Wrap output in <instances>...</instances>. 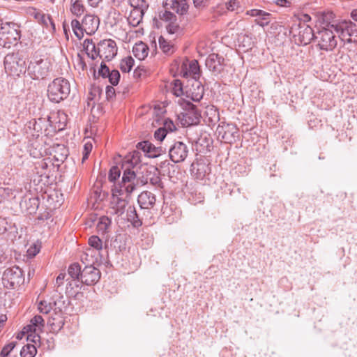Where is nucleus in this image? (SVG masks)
I'll use <instances>...</instances> for the list:
<instances>
[{
	"mask_svg": "<svg viewBox=\"0 0 357 357\" xmlns=\"http://www.w3.org/2000/svg\"><path fill=\"white\" fill-rule=\"evenodd\" d=\"M3 65L8 75L19 77L26 72V57L20 52L8 53L4 57Z\"/></svg>",
	"mask_w": 357,
	"mask_h": 357,
	"instance_id": "nucleus-1",
	"label": "nucleus"
},
{
	"mask_svg": "<svg viewBox=\"0 0 357 357\" xmlns=\"http://www.w3.org/2000/svg\"><path fill=\"white\" fill-rule=\"evenodd\" d=\"M149 50L148 46L143 42L136 43L132 48L134 56L139 60H143L148 56Z\"/></svg>",
	"mask_w": 357,
	"mask_h": 357,
	"instance_id": "nucleus-30",
	"label": "nucleus"
},
{
	"mask_svg": "<svg viewBox=\"0 0 357 357\" xmlns=\"http://www.w3.org/2000/svg\"><path fill=\"white\" fill-rule=\"evenodd\" d=\"M112 220L107 216L103 215L99 218L97 224L98 232L102 234L109 232V229L111 226Z\"/></svg>",
	"mask_w": 357,
	"mask_h": 357,
	"instance_id": "nucleus-36",
	"label": "nucleus"
},
{
	"mask_svg": "<svg viewBox=\"0 0 357 357\" xmlns=\"http://www.w3.org/2000/svg\"><path fill=\"white\" fill-rule=\"evenodd\" d=\"M225 59L217 54H210L206 60V66L212 72L219 74L224 67Z\"/></svg>",
	"mask_w": 357,
	"mask_h": 357,
	"instance_id": "nucleus-20",
	"label": "nucleus"
},
{
	"mask_svg": "<svg viewBox=\"0 0 357 357\" xmlns=\"http://www.w3.org/2000/svg\"><path fill=\"white\" fill-rule=\"evenodd\" d=\"M317 20L321 24L325 25L324 28L335 29L336 25L335 15L331 10L319 11L316 14Z\"/></svg>",
	"mask_w": 357,
	"mask_h": 357,
	"instance_id": "nucleus-22",
	"label": "nucleus"
},
{
	"mask_svg": "<svg viewBox=\"0 0 357 357\" xmlns=\"http://www.w3.org/2000/svg\"><path fill=\"white\" fill-rule=\"evenodd\" d=\"M39 206V199L38 197H33L29 199L25 198L20 203V206L24 209L27 213L31 215L36 212Z\"/></svg>",
	"mask_w": 357,
	"mask_h": 357,
	"instance_id": "nucleus-27",
	"label": "nucleus"
},
{
	"mask_svg": "<svg viewBox=\"0 0 357 357\" xmlns=\"http://www.w3.org/2000/svg\"><path fill=\"white\" fill-rule=\"evenodd\" d=\"M132 165V162H130L129 160H126L123 164L122 168L123 169V174L121 181L119 183V187L112 189L114 195H116V193H119V195H122L124 192L130 195L135 190L138 181L135 172L130 169Z\"/></svg>",
	"mask_w": 357,
	"mask_h": 357,
	"instance_id": "nucleus-3",
	"label": "nucleus"
},
{
	"mask_svg": "<svg viewBox=\"0 0 357 357\" xmlns=\"http://www.w3.org/2000/svg\"><path fill=\"white\" fill-rule=\"evenodd\" d=\"M107 77L109 78V82L113 86H116L119 82L121 75L119 70H113L111 71L109 75Z\"/></svg>",
	"mask_w": 357,
	"mask_h": 357,
	"instance_id": "nucleus-47",
	"label": "nucleus"
},
{
	"mask_svg": "<svg viewBox=\"0 0 357 357\" xmlns=\"http://www.w3.org/2000/svg\"><path fill=\"white\" fill-rule=\"evenodd\" d=\"M136 147L142 150L146 156L149 158H157L166 152L162 146H155L149 141H142L137 143Z\"/></svg>",
	"mask_w": 357,
	"mask_h": 357,
	"instance_id": "nucleus-17",
	"label": "nucleus"
},
{
	"mask_svg": "<svg viewBox=\"0 0 357 357\" xmlns=\"http://www.w3.org/2000/svg\"><path fill=\"white\" fill-rule=\"evenodd\" d=\"M100 276L99 269L93 266H85L81 274V283L88 286L94 285L99 281Z\"/></svg>",
	"mask_w": 357,
	"mask_h": 357,
	"instance_id": "nucleus-15",
	"label": "nucleus"
},
{
	"mask_svg": "<svg viewBox=\"0 0 357 357\" xmlns=\"http://www.w3.org/2000/svg\"><path fill=\"white\" fill-rule=\"evenodd\" d=\"M77 65L82 68V70H84L86 67V63L79 54L77 55Z\"/></svg>",
	"mask_w": 357,
	"mask_h": 357,
	"instance_id": "nucleus-62",
	"label": "nucleus"
},
{
	"mask_svg": "<svg viewBox=\"0 0 357 357\" xmlns=\"http://www.w3.org/2000/svg\"><path fill=\"white\" fill-rule=\"evenodd\" d=\"M98 55L107 61H111L117 54V46L112 39L100 40L97 44Z\"/></svg>",
	"mask_w": 357,
	"mask_h": 357,
	"instance_id": "nucleus-13",
	"label": "nucleus"
},
{
	"mask_svg": "<svg viewBox=\"0 0 357 357\" xmlns=\"http://www.w3.org/2000/svg\"><path fill=\"white\" fill-rule=\"evenodd\" d=\"M50 162L51 161L50 158H44L37 161L35 163V169L36 170V173L40 176L47 175L48 165Z\"/></svg>",
	"mask_w": 357,
	"mask_h": 357,
	"instance_id": "nucleus-38",
	"label": "nucleus"
},
{
	"mask_svg": "<svg viewBox=\"0 0 357 357\" xmlns=\"http://www.w3.org/2000/svg\"><path fill=\"white\" fill-rule=\"evenodd\" d=\"M21 38L20 25L12 22H1L0 26V45L10 48L16 45Z\"/></svg>",
	"mask_w": 357,
	"mask_h": 357,
	"instance_id": "nucleus-4",
	"label": "nucleus"
},
{
	"mask_svg": "<svg viewBox=\"0 0 357 357\" xmlns=\"http://www.w3.org/2000/svg\"><path fill=\"white\" fill-rule=\"evenodd\" d=\"M99 17L95 15L86 14L82 19V27L87 35H92L98 30Z\"/></svg>",
	"mask_w": 357,
	"mask_h": 357,
	"instance_id": "nucleus-19",
	"label": "nucleus"
},
{
	"mask_svg": "<svg viewBox=\"0 0 357 357\" xmlns=\"http://www.w3.org/2000/svg\"><path fill=\"white\" fill-rule=\"evenodd\" d=\"M158 43L161 50L166 54H172L176 50L174 43L167 40L162 36L158 39Z\"/></svg>",
	"mask_w": 357,
	"mask_h": 357,
	"instance_id": "nucleus-32",
	"label": "nucleus"
},
{
	"mask_svg": "<svg viewBox=\"0 0 357 357\" xmlns=\"http://www.w3.org/2000/svg\"><path fill=\"white\" fill-rule=\"evenodd\" d=\"M89 245L96 249V250H101L102 249V240L98 236H91L88 241Z\"/></svg>",
	"mask_w": 357,
	"mask_h": 357,
	"instance_id": "nucleus-43",
	"label": "nucleus"
},
{
	"mask_svg": "<svg viewBox=\"0 0 357 357\" xmlns=\"http://www.w3.org/2000/svg\"><path fill=\"white\" fill-rule=\"evenodd\" d=\"M290 32L292 33L295 40L301 45L309 44L316 36L312 27L305 22H299L298 24H294L291 28Z\"/></svg>",
	"mask_w": 357,
	"mask_h": 357,
	"instance_id": "nucleus-8",
	"label": "nucleus"
},
{
	"mask_svg": "<svg viewBox=\"0 0 357 357\" xmlns=\"http://www.w3.org/2000/svg\"><path fill=\"white\" fill-rule=\"evenodd\" d=\"M166 30L169 34H175L181 33V29L180 26L177 24L176 21L169 22L166 25Z\"/></svg>",
	"mask_w": 357,
	"mask_h": 357,
	"instance_id": "nucleus-44",
	"label": "nucleus"
},
{
	"mask_svg": "<svg viewBox=\"0 0 357 357\" xmlns=\"http://www.w3.org/2000/svg\"><path fill=\"white\" fill-rule=\"evenodd\" d=\"M70 93V84L63 77H57L49 83L47 96L49 100L53 103H59L66 100Z\"/></svg>",
	"mask_w": 357,
	"mask_h": 357,
	"instance_id": "nucleus-2",
	"label": "nucleus"
},
{
	"mask_svg": "<svg viewBox=\"0 0 357 357\" xmlns=\"http://www.w3.org/2000/svg\"><path fill=\"white\" fill-rule=\"evenodd\" d=\"M15 345H16L15 342H11L8 343V344L5 345L1 351V354H0L1 356L2 357L8 356L9 355V354L15 348Z\"/></svg>",
	"mask_w": 357,
	"mask_h": 357,
	"instance_id": "nucleus-50",
	"label": "nucleus"
},
{
	"mask_svg": "<svg viewBox=\"0 0 357 357\" xmlns=\"http://www.w3.org/2000/svg\"><path fill=\"white\" fill-rule=\"evenodd\" d=\"M71 26L75 36L79 40L82 39L85 33L82 27V21L80 22L78 20L74 19L71 21Z\"/></svg>",
	"mask_w": 357,
	"mask_h": 357,
	"instance_id": "nucleus-40",
	"label": "nucleus"
},
{
	"mask_svg": "<svg viewBox=\"0 0 357 357\" xmlns=\"http://www.w3.org/2000/svg\"><path fill=\"white\" fill-rule=\"evenodd\" d=\"M36 352L37 350L34 345L27 344L22 348L20 351V356L21 357H34Z\"/></svg>",
	"mask_w": 357,
	"mask_h": 357,
	"instance_id": "nucleus-42",
	"label": "nucleus"
},
{
	"mask_svg": "<svg viewBox=\"0 0 357 357\" xmlns=\"http://www.w3.org/2000/svg\"><path fill=\"white\" fill-rule=\"evenodd\" d=\"M127 219L135 228H138L142 225V220L133 206H128L127 209Z\"/></svg>",
	"mask_w": 357,
	"mask_h": 357,
	"instance_id": "nucleus-29",
	"label": "nucleus"
},
{
	"mask_svg": "<svg viewBox=\"0 0 357 357\" xmlns=\"http://www.w3.org/2000/svg\"><path fill=\"white\" fill-rule=\"evenodd\" d=\"M188 154V148L185 144L181 142H176L169 150V156L174 163L185 160Z\"/></svg>",
	"mask_w": 357,
	"mask_h": 357,
	"instance_id": "nucleus-14",
	"label": "nucleus"
},
{
	"mask_svg": "<svg viewBox=\"0 0 357 357\" xmlns=\"http://www.w3.org/2000/svg\"><path fill=\"white\" fill-rule=\"evenodd\" d=\"M67 282L66 293L70 296L75 295L77 293V289L81 287L80 279L66 278Z\"/></svg>",
	"mask_w": 357,
	"mask_h": 357,
	"instance_id": "nucleus-33",
	"label": "nucleus"
},
{
	"mask_svg": "<svg viewBox=\"0 0 357 357\" xmlns=\"http://www.w3.org/2000/svg\"><path fill=\"white\" fill-rule=\"evenodd\" d=\"M184 109L182 113L183 123L185 126L197 125L199 123L201 118V112L197 109V106L190 101L183 100V102H180Z\"/></svg>",
	"mask_w": 357,
	"mask_h": 357,
	"instance_id": "nucleus-11",
	"label": "nucleus"
},
{
	"mask_svg": "<svg viewBox=\"0 0 357 357\" xmlns=\"http://www.w3.org/2000/svg\"><path fill=\"white\" fill-rule=\"evenodd\" d=\"M275 3L280 6H290V1L288 0H276Z\"/></svg>",
	"mask_w": 357,
	"mask_h": 357,
	"instance_id": "nucleus-63",
	"label": "nucleus"
},
{
	"mask_svg": "<svg viewBox=\"0 0 357 357\" xmlns=\"http://www.w3.org/2000/svg\"><path fill=\"white\" fill-rule=\"evenodd\" d=\"M181 74L183 77L190 75L195 79L198 91L196 93L192 92L190 98L195 102H199L203 98L204 89L201 86V84L197 82V79L200 77V68L198 61L197 60H192L188 65V68L185 63H183L181 66Z\"/></svg>",
	"mask_w": 357,
	"mask_h": 357,
	"instance_id": "nucleus-6",
	"label": "nucleus"
},
{
	"mask_svg": "<svg viewBox=\"0 0 357 357\" xmlns=\"http://www.w3.org/2000/svg\"><path fill=\"white\" fill-rule=\"evenodd\" d=\"M155 196L149 191L141 192L137 198V202L142 209H151L155 204Z\"/></svg>",
	"mask_w": 357,
	"mask_h": 357,
	"instance_id": "nucleus-23",
	"label": "nucleus"
},
{
	"mask_svg": "<svg viewBox=\"0 0 357 357\" xmlns=\"http://www.w3.org/2000/svg\"><path fill=\"white\" fill-rule=\"evenodd\" d=\"M23 271L18 266L6 268L2 277L3 286L7 289H15L24 282Z\"/></svg>",
	"mask_w": 357,
	"mask_h": 357,
	"instance_id": "nucleus-10",
	"label": "nucleus"
},
{
	"mask_svg": "<svg viewBox=\"0 0 357 357\" xmlns=\"http://www.w3.org/2000/svg\"><path fill=\"white\" fill-rule=\"evenodd\" d=\"M216 133L225 143L231 144L238 137V129L234 123L221 122L216 128Z\"/></svg>",
	"mask_w": 357,
	"mask_h": 357,
	"instance_id": "nucleus-12",
	"label": "nucleus"
},
{
	"mask_svg": "<svg viewBox=\"0 0 357 357\" xmlns=\"http://www.w3.org/2000/svg\"><path fill=\"white\" fill-rule=\"evenodd\" d=\"M32 249H33L32 248H30L28 250L27 252H28L29 255L35 256L37 253L39 252V250H40L39 248H37L36 246L33 248L34 250H33V251H32Z\"/></svg>",
	"mask_w": 357,
	"mask_h": 357,
	"instance_id": "nucleus-64",
	"label": "nucleus"
},
{
	"mask_svg": "<svg viewBox=\"0 0 357 357\" xmlns=\"http://www.w3.org/2000/svg\"><path fill=\"white\" fill-rule=\"evenodd\" d=\"M52 310L50 303H47L45 301H41L38 305V310L43 314H48Z\"/></svg>",
	"mask_w": 357,
	"mask_h": 357,
	"instance_id": "nucleus-51",
	"label": "nucleus"
},
{
	"mask_svg": "<svg viewBox=\"0 0 357 357\" xmlns=\"http://www.w3.org/2000/svg\"><path fill=\"white\" fill-rule=\"evenodd\" d=\"M34 17L38 21L40 24H43L48 31H55V24L50 15L45 14L42 12H36L34 14Z\"/></svg>",
	"mask_w": 357,
	"mask_h": 357,
	"instance_id": "nucleus-26",
	"label": "nucleus"
},
{
	"mask_svg": "<svg viewBox=\"0 0 357 357\" xmlns=\"http://www.w3.org/2000/svg\"><path fill=\"white\" fill-rule=\"evenodd\" d=\"M102 92V89L99 86H93L90 91V96H91L90 98L91 100L96 99L97 96H100Z\"/></svg>",
	"mask_w": 357,
	"mask_h": 357,
	"instance_id": "nucleus-58",
	"label": "nucleus"
},
{
	"mask_svg": "<svg viewBox=\"0 0 357 357\" xmlns=\"http://www.w3.org/2000/svg\"><path fill=\"white\" fill-rule=\"evenodd\" d=\"M102 2L103 0H87L89 6L92 8H98Z\"/></svg>",
	"mask_w": 357,
	"mask_h": 357,
	"instance_id": "nucleus-61",
	"label": "nucleus"
},
{
	"mask_svg": "<svg viewBox=\"0 0 357 357\" xmlns=\"http://www.w3.org/2000/svg\"><path fill=\"white\" fill-rule=\"evenodd\" d=\"M27 127L30 130H33L34 133L33 135L38 136L40 133H42L44 130L46 135H50L51 132L49 130L50 122L47 118H38V119H32L29 121Z\"/></svg>",
	"mask_w": 357,
	"mask_h": 357,
	"instance_id": "nucleus-18",
	"label": "nucleus"
},
{
	"mask_svg": "<svg viewBox=\"0 0 357 357\" xmlns=\"http://www.w3.org/2000/svg\"><path fill=\"white\" fill-rule=\"evenodd\" d=\"M82 273V267L78 263H73L68 266V274L70 278L81 279Z\"/></svg>",
	"mask_w": 357,
	"mask_h": 357,
	"instance_id": "nucleus-39",
	"label": "nucleus"
},
{
	"mask_svg": "<svg viewBox=\"0 0 357 357\" xmlns=\"http://www.w3.org/2000/svg\"><path fill=\"white\" fill-rule=\"evenodd\" d=\"M121 175V171L119 168L116 166H113L111 167L109 172V180L112 182L115 181L117 178H119Z\"/></svg>",
	"mask_w": 357,
	"mask_h": 357,
	"instance_id": "nucleus-49",
	"label": "nucleus"
},
{
	"mask_svg": "<svg viewBox=\"0 0 357 357\" xmlns=\"http://www.w3.org/2000/svg\"><path fill=\"white\" fill-rule=\"evenodd\" d=\"M246 14L252 17H256L255 22L261 27L268 26L271 22V14L259 9H251Z\"/></svg>",
	"mask_w": 357,
	"mask_h": 357,
	"instance_id": "nucleus-21",
	"label": "nucleus"
},
{
	"mask_svg": "<svg viewBox=\"0 0 357 357\" xmlns=\"http://www.w3.org/2000/svg\"><path fill=\"white\" fill-rule=\"evenodd\" d=\"M159 17L161 20L168 23L172 21H176V16L173 13L167 10L160 13Z\"/></svg>",
	"mask_w": 357,
	"mask_h": 357,
	"instance_id": "nucleus-45",
	"label": "nucleus"
},
{
	"mask_svg": "<svg viewBox=\"0 0 357 357\" xmlns=\"http://www.w3.org/2000/svg\"><path fill=\"white\" fill-rule=\"evenodd\" d=\"M70 10L73 15L80 17L84 13L86 8L81 0H70Z\"/></svg>",
	"mask_w": 357,
	"mask_h": 357,
	"instance_id": "nucleus-35",
	"label": "nucleus"
},
{
	"mask_svg": "<svg viewBox=\"0 0 357 357\" xmlns=\"http://www.w3.org/2000/svg\"><path fill=\"white\" fill-rule=\"evenodd\" d=\"M31 324L24 327V333L39 332L42 331L45 326V320L40 315H36L31 319Z\"/></svg>",
	"mask_w": 357,
	"mask_h": 357,
	"instance_id": "nucleus-25",
	"label": "nucleus"
},
{
	"mask_svg": "<svg viewBox=\"0 0 357 357\" xmlns=\"http://www.w3.org/2000/svg\"><path fill=\"white\" fill-rule=\"evenodd\" d=\"M315 38L319 49L326 52L333 51L337 45V39L330 28H322L317 32Z\"/></svg>",
	"mask_w": 357,
	"mask_h": 357,
	"instance_id": "nucleus-9",
	"label": "nucleus"
},
{
	"mask_svg": "<svg viewBox=\"0 0 357 357\" xmlns=\"http://www.w3.org/2000/svg\"><path fill=\"white\" fill-rule=\"evenodd\" d=\"M105 95L107 100H112L116 95L115 89L112 86H107L106 87Z\"/></svg>",
	"mask_w": 357,
	"mask_h": 357,
	"instance_id": "nucleus-57",
	"label": "nucleus"
},
{
	"mask_svg": "<svg viewBox=\"0 0 357 357\" xmlns=\"http://www.w3.org/2000/svg\"><path fill=\"white\" fill-rule=\"evenodd\" d=\"M111 71L109 70L108 66L104 62H102L98 70L99 75L103 78H106L109 75Z\"/></svg>",
	"mask_w": 357,
	"mask_h": 357,
	"instance_id": "nucleus-52",
	"label": "nucleus"
},
{
	"mask_svg": "<svg viewBox=\"0 0 357 357\" xmlns=\"http://www.w3.org/2000/svg\"><path fill=\"white\" fill-rule=\"evenodd\" d=\"M173 93L178 97L183 95V84L181 80L175 79L174 82V87L172 89Z\"/></svg>",
	"mask_w": 357,
	"mask_h": 357,
	"instance_id": "nucleus-46",
	"label": "nucleus"
},
{
	"mask_svg": "<svg viewBox=\"0 0 357 357\" xmlns=\"http://www.w3.org/2000/svg\"><path fill=\"white\" fill-rule=\"evenodd\" d=\"M50 122V132H56L62 131L66 128L68 116L63 112L53 113L48 116Z\"/></svg>",
	"mask_w": 357,
	"mask_h": 357,
	"instance_id": "nucleus-16",
	"label": "nucleus"
},
{
	"mask_svg": "<svg viewBox=\"0 0 357 357\" xmlns=\"http://www.w3.org/2000/svg\"><path fill=\"white\" fill-rule=\"evenodd\" d=\"M172 7L176 13L183 15L188 13L189 5L186 0H175L173 2Z\"/></svg>",
	"mask_w": 357,
	"mask_h": 357,
	"instance_id": "nucleus-37",
	"label": "nucleus"
},
{
	"mask_svg": "<svg viewBox=\"0 0 357 357\" xmlns=\"http://www.w3.org/2000/svg\"><path fill=\"white\" fill-rule=\"evenodd\" d=\"M118 195H119V193H116V195H114L112 194L114 199V206L112 207V208L114 209V213L116 215H117L118 216H121L126 211V208L128 205V202L125 199L119 197Z\"/></svg>",
	"mask_w": 357,
	"mask_h": 357,
	"instance_id": "nucleus-28",
	"label": "nucleus"
},
{
	"mask_svg": "<svg viewBox=\"0 0 357 357\" xmlns=\"http://www.w3.org/2000/svg\"><path fill=\"white\" fill-rule=\"evenodd\" d=\"M66 274L65 273H60L56 277L55 287L56 288L60 287L63 284V281L66 280Z\"/></svg>",
	"mask_w": 357,
	"mask_h": 357,
	"instance_id": "nucleus-59",
	"label": "nucleus"
},
{
	"mask_svg": "<svg viewBox=\"0 0 357 357\" xmlns=\"http://www.w3.org/2000/svg\"><path fill=\"white\" fill-rule=\"evenodd\" d=\"M167 133L165 129L160 128L155 131L154 137L161 142L165 138Z\"/></svg>",
	"mask_w": 357,
	"mask_h": 357,
	"instance_id": "nucleus-54",
	"label": "nucleus"
},
{
	"mask_svg": "<svg viewBox=\"0 0 357 357\" xmlns=\"http://www.w3.org/2000/svg\"><path fill=\"white\" fill-rule=\"evenodd\" d=\"M240 7V3L237 0H230L226 3V8L228 10L235 11Z\"/></svg>",
	"mask_w": 357,
	"mask_h": 357,
	"instance_id": "nucleus-53",
	"label": "nucleus"
},
{
	"mask_svg": "<svg viewBox=\"0 0 357 357\" xmlns=\"http://www.w3.org/2000/svg\"><path fill=\"white\" fill-rule=\"evenodd\" d=\"M334 30L344 45L354 44L357 46L356 39H352V37L357 38V25L355 23L351 20H343L336 24Z\"/></svg>",
	"mask_w": 357,
	"mask_h": 357,
	"instance_id": "nucleus-7",
	"label": "nucleus"
},
{
	"mask_svg": "<svg viewBox=\"0 0 357 357\" xmlns=\"http://www.w3.org/2000/svg\"><path fill=\"white\" fill-rule=\"evenodd\" d=\"M160 174L159 169L155 167L152 166L147 168L145 172L146 182L147 183L149 181L153 186L162 188L163 183L160 177Z\"/></svg>",
	"mask_w": 357,
	"mask_h": 357,
	"instance_id": "nucleus-24",
	"label": "nucleus"
},
{
	"mask_svg": "<svg viewBox=\"0 0 357 357\" xmlns=\"http://www.w3.org/2000/svg\"><path fill=\"white\" fill-rule=\"evenodd\" d=\"M50 62L41 55L35 54L27 66V73L31 79L39 80L45 79L49 74Z\"/></svg>",
	"mask_w": 357,
	"mask_h": 357,
	"instance_id": "nucleus-5",
	"label": "nucleus"
},
{
	"mask_svg": "<svg viewBox=\"0 0 357 357\" xmlns=\"http://www.w3.org/2000/svg\"><path fill=\"white\" fill-rule=\"evenodd\" d=\"M192 170H196L195 174L197 178L202 179L210 172V168L208 165L204 162H197L195 165H192Z\"/></svg>",
	"mask_w": 357,
	"mask_h": 357,
	"instance_id": "nucleus-34",
	"label": "nucleus"
},
{
	"mask_svg": "<svg viewBox=\"0 0 357 357\" xmlns=\"http://www.w3.org/2000/svg\"><path fill=\"white\" fill-rule=\"evenodd\" d=\"M83 47L87 56L92 60L96 59L98 56L97 45L93 42L92 39H85L83 43Z\"/></svg>",
	"mask_w": 357,
	"mask_h": 357,
	"instance_id": "nucleus-31",
	"label": "nucleus"
},
{
	"mask_svg": "<svg viewBox=\"0 0 357 357\" xmlns=\"http://www.w3.org/2000/svg\"><path fill=\"white\" fill-rule=\"evenodd\" d=\"M162 128L165 129L167 132L168 131L173 132L176 129L174 122L170 119L165 120Z\"/></svg>",
	"mask_w": 357,
	"mask_h": 357,
	"instance_id": "nucleus-55",
	"label": "nucleus"
},
{
	"mask_svg": "<svg viewBox=\"0 0 357 357\" xmlns=\"http://www.w3.org/2000/svg\"><path fill=\"white\" fill-rule=\"evenodd\" d=\"M133 75L135 78L142 79L146 77L147 70L144 66H138L135 69Z\"/></svg>",
	"mask_w": 357,
	"mask_h": 357,
	"instance_id": "nucleus-48",
	"label": "nucleus"
},
{
	"mask_svg": "<svg viewBox=\"0 0 357 357\" xmlns=\"http://www.w3.org/2000/svg\"><path fill=\"white\" fill-rule=\"evenodd\" d=\"M135 64V60L132 56H128L121 59L120 62V69L123 73H129Z\"/></svg>",
	"mask_w": 357,
	"mask_h": 357,
	"instance_id": "nucleus-41",
	"label": "nucleus"
},
{
	"mask_svg": "<svg viewBox=\"0 0 357 357\" xmlns=\"http://www.w3.org/2000/svg\"><path fill=\"white\" fill-rule=\"evenodd\" d=\"M92 150V144L91 143H86L84 146L83 156L82 162H84L88 159L89 155Z\"/></svg>",
	"mask_w": 357,
	"mask_h": 357,
	"instance_id": "nucleus-56",
	"label": "nucleus"
},
{
	"mask_svg": "<svg viewBox=\"0 0 357 357\" xmlns=\"http://www.w3.org/2000/svg\"><path fill=\"white\" fill-rule=\"evenodd\" d=\"M28 341L33 342L34 343H36L37 342H39L40 340V335L36 333L31 332L29 333L26 337Z\"/></svg>",
	"mask_w": 357,
	"mask_h": 357,
	"instance_id": "nucleus-60",
	"label": "nucleus"
}]
</instances>
